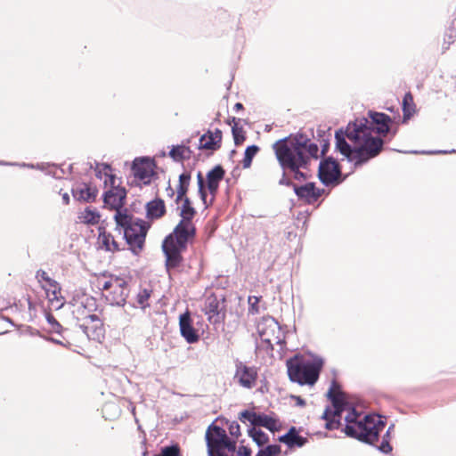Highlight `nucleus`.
I'll return each instance as SVG.
<instances>
[{
  "mask_svg": "<svg viewBox=\"0 0 456 456\" xmlns=\"http://www.w3.org/2000/svg\"><path fill=\"white\" fill-rule=\"evenodd\" d=\"M73 197L81 201L94 200L96 190L86 183H78L72 189Z\"/></svg>",
  "mask_w": 456,
  "mask_h": 456,
  "instance_id": "21",
  "label": "nucleus"
},
{
  "mask_svg": "<svg viewBox=\"0 0 456 456\" xmlns=\"http://www.w3.org/2000/svg\"><path fill=\"white\" fill-rule=\"evenodd\" d=\"M198 186H199V192L200 194V197L204 203H206V192L204 189V179L202 177V175L200 172L198 173Z\"/></svg>",
  "mask_w": 456,
  "mask_h": 456,
  "instance_id": "40",
  "label": "nucleus"
},
{
  "mask_svg": "<svg viewBox=\"0 0 456 456\" xmlns=\"http://www.w3.org/2000/svg\"><path fill=\"white\" fill-rule=\"evenodd\" d=\"M232 135L234 143L236 145L241 144L245 141V133L242 127H239L237 125L232 126Z\"/></svg>",
  "mask_w": 456,
  "mask_h": 456,
  "instance_id": "37",
  "label": "nucleus"
},
{
  "mask_svg": "<svg viewBox=\"0 0 456 456\" xmlns=\"http://www.w3.org/2000/svg\"><path fill=\"white\" fill-rule=\"evenodd\" d=\"M96 312L97 304L93 297L83 294L74 298L72 314L79 324L86 322L93 315H97Z\"/></svg>",
  "mask_w": 456,
  "mask_h": 456,
  "instance_id": "12",
  "label": "nucleus"
},
{
  "mask_svg": "<svg viewBox=\"0 0 456 456\" xmlns=\"http://www.w3.org/2000/svg\"><path fill=\"white\" fill-rule=\"evenodd\" d=\"M96 176L103 180L104 183V203L110 208L122 211L126 199V190L121 186V181L114 175L109 165L99 164L96 166Z\"/></svg>",
  "mask_w": 456,
  "mask_h": 456,
  "instance_id": "4",
  "label": "nucleus"
},
{
  "mask_svg": "<svg viewBox=\"0 0 456 456\" xmlns=\"http://www.w3.org/2000/svg\"><path fill=\"white\" fill-rule=\"evenodd\" d=\"M177 454L178 449L175 446H171L164 448L159 454L155 456H177Z\"/></svg>",
  "mask_w": 456,
  "mask_h": 456,
  "instance_id": "41",
  "label": "nucleus"
},
{
  "mask_svg": "<svg viewBox=\"0 0 456 456\" xmlns=\"http://www.w3.org/2000/svg\"><path fill=\"white\" fill-rule=\"evenodd\" d=\"M179 325L181 335L188 343L192 344L199 340V335L196 330L192 327V322L189 313L180 315Z\"/></svg>",
  "mask_w": 456,
  "mask_h": 456,
  "instance_id": "20",
  "label": "nucleus"
},
{
  "mask_svg": "<svg viewBox=\"0 0 456 456\" xmlns=\"http://www.w3.org/2000/svg\"><path fill=\"white\" fill-rule=\"evenodd\" d=\"M280 441L286 444L289 447H301L306 443V439L298 436L295 428H291L287 434L281 436Z\"/></svg>",
  "mask_w": 456,
  "mask_h": 456,
  "instance_id": "27",
  "label": "nucleus"
},
{
  "mask_svg": "<svg viewBox=\"0 0 456 456\" xmlns=\"http://www.w3.org/2000/svg\"><path fill=\"white\" fill-rule=\"evenodd\" d=\"M403 110L404 118H409L414 111V109L412 106V97L410 94H406L403 97Z\"/></svg>",
  "mask_w": 456,
  "mask_h": 456,
  "instance_id": "35",
  "label": "nucleus"
},
{
  "mask_svg": "<svg viewBox=\"0 0 456 456\" xmlns=\"http://www.w3.org/2000/svg\"><path fill=\"white\" fill-rule=\"evenodd\" d=\"M222 142V132L219 129L214 131L208 130L200 138V146L201 150L210 151H216L220 148Z\"/></svg>",
  "mask_w": 456,
  "mask_h": 456,
  "instance_id": "19",
  "label": "nucleus"
},
{
  "mask_svg": "<svg viewBox=\"0 0 456 456\" xmlns=\"http://www.w3.org/2000/svg\"><path fill=\"white\" fill-rule=\"evenodd\" d=\"M147 216L149 218H159L165 213V204L161 200H155L149 202L146 206Z\"/></svg>",
  "mask_w": 456,
  "mask_h": 456,
  "instance_id": "28",
  "label": "nucleus"
},
{
  "mask_svg": "<svg viewBox=\"0 0 456 456\" xmlns=\"http://www.w3.org/2000/svg\"><path fill=\"white\" fill-rule=\"evenodd\" d=\"M295 173V178L299 179L304 176V174L299 169L292 170Z\"/></svg>",
  "mask_w": 456,
  "mask_h": 456,
  "instance_id": "46",
  "label": "nucleus"
},
{
  "mask_svg": "<svg viewBox=\"0 0 456 456\" xmlns=\"http://www.w3.org/2000/svg\"><path fill=\"white\" fill-rule=\"evenodd\" d=\"M176 202L181 220L175 226L173 232L193 237L195 234V227L192 223V219L196 211L186 196L183 197V199H178V197H176Z\"/></svg>",
  "mask_w": 456,
  "mask_h": 456,
  "instance_id": "11",
  "label": "nucleus"
},
{
  "mask_svg": "<svg viewBox=\"0 0 456 456\" xmlns=\"http://www.w3.org/2000/svg\"><path fill=\"white\" fill-rule=\"evenodd\" d=\"M296 194L300 198H305L308 202H314L321 196V190L316 189L313 183H308L300 187H295Z\"/></svg>",
  "mask_w": 456,
  "mask_h": 456,
  "instance_id": "23",
  "label": "nucleus"
},
{
  "mask_svg": "<svg viewBox=\"0 0 456 456\" xmlns=\"http://www.w3.org/2000/svg\"><path fill=\"white\" fill-rule=\"evenodd\" d=\"M191 175L189 172H183L179 176V184L177 187V197L183 199L186 196V192L190 184Z\"/></svg>",
  "mask_w": 456,
  "mask_h": 456,
  "instance_id": "31",
  "label": "nucleus"
},
{
  "mask_svg": "<svg viewBox=\"0 0 456 456\" xmlns=\"http://www.w3.org/2000/svg\"><path fill=\"white\" fill-rule=\"evenodd\" d=\"M190 154L191 151L189 147L184 145L174 146L169 152L170 157L175 161L187 159L190 157Z\"/></svg>",
  "mask_w": 456,
  "mask_h": 456,
  "instance_id": "30",
  "label": "nucleus"
},
{
  "mask_svg": "<svg viewBox=\"0 0 456 456\" xmlns=\"http://www.w3.org/2000/svg\"><path fill=\"white\" fill-rule=\"evenodd\" d=\"M224 171L220 166L215 167L207 175L208 190L212 195L216 192L219 183L224 178Z\"/></svg>",
  "mask_w": 456,
  "mask_h": 456,
  "instance_id": "22",
  "label": "nucleus"
},
{
  "mask_svg": "<svg viewBox=\"0 0 456 456\" xmlns=\"http://www.w3.org/2000/svg\"><path fill=\"white\" fill-rule=\"evenodd\" d=\"M281 453V447L277 444L268 445L261 449L256 456H278Z\"/></svg>",
  "mask_w": 456,
  "mask_h": 456,
  "instance_id": "36",
  "label": "nucleus"
},
{
  "mask_svg": "<svg viewBox=\"0 0 456 456\" xmlns=\"http://www.w3.org/2000/svg\"><path fill=\"white\" fill-rule=\"evenodd\" d=\"M98 245L101 248L107 251L118 250V245L113 239L112 235L108 233L103 227H99Z\"/></svg>",
  "mask_w": 456,
  "mask_h": 456,
  "instance_id": "25",
  "label": "nucleus"
},
{
  "mask_svg": "<svg viewBox=\"0 0 456 456\" xmlns=\"http://www.w3.org/2000/svg\"><path fill=\"white\" fill-rule=\"evenodd\" d=\"M208 456H250V450L241 446L235 451V442L226 435L224 429L211 425L206 432Z\"/></svg>",
  "mask_w": 456,
  "mask_h": 456,
  "instance_id": "3",
  "label": "nucleus"
},
{
  "mask_svg": "<svg viewBox=\"0 0 456 456\" xmlns=\"http://www.w3.org/2000/svg\"><path fill=\"white\" fill-rule=\"evenodd\" d=\"M391 428H392V427H389L388 430L387 431V436H389V432H390Z\"/></svg>",
  "mask_w": 456,
  "mask_h": 456,
  "instance_id": "53",
  "label": "nucleus"
},
{
  "mask_svg": "<svg viewBox=\"0 0 456 456\" xmlns=\"http://www.w3.org/2000/svg\"><path fill=\"white\" fill-rule=\"evenodd\" d=\"M303 139L297 134L289 139L281 140L273 144L277 159L283 169L296 170L305 167V160L300 145Z\"/></svg>",
  "mask_w": 456,
  "mask_h": 456,
  "instance_id": "5",
  "label": "nucleus"
},
{
  "mask_svg": "<svg viewBox=\"0 0 456 456\" xmlns=\"http://www.w3.org/2000/svg\"><path fill=\"white\" fill-rule=\"evenodd\" d=\"M256 330L260 339L273 348V345H280L283 342L284 335L279 323L270 316L262 318L257 325Z\"/></svg>",
  "mask_w": 456,
  "mask_h": 456,
  "instance_id": "10",
  "label": "nucleus"
},
{
  "mask_svg": "<svg viewBox=\"0 0 456 456\" xmlns=\"http://www.w3.org/2000/svg\"><path fill=\"white\" fill-rule=\"evenodd\" d=\"M259 301H260V297H258L252 296V297H248L249 311L252 314L258 313L257 304L259 303Z\"/></svg>",
  "mask_w": 456,
  "mask_h": 456,
  "instance_id": "39",
  "label": "nucleus"
},
{
  "mask_svg": "<svg viewBox=\"0 0 456 456\" xmlns=\"http://www.w3.org/2000/svg\"><path fill=\"white\" fill-rule=\"evenodd\" d=\"M132 170L135 179L143 184H149L154 174V163L148 158L135 159Z\"/></svg>",
  "mask_w": 456,
  "mask_h": 456,
  "instance_id": "14",
  "label": "nucleus"
},
{
  "mask_svg": "<svg viewBox=\"0 0 456 456\" xmlns=\"http://www.w3.org/2000/svg\"><path fill=\"white\" fill-rule=\"evenodd\" d=\"M391 118L380 112L369 111L368 118L361 117L349 122L345 129L335 134L336 150L352 163L354 167L362 166L379 154L383 140L373 136L386 135L390 127Z\"/></svg>",
  "mask_w": 456,
  "mask_h": 456,
  "instance_id": "1",
  "label": "nucleus"
},
{
  "mask_svg": "<svg viewBox=\"0 0 456 456\" xmlns=\"http://www.w3.org/2000/svg\"><path fill=\"white\" fill-rule=\"evenodd\" d=\"M22 167H31V168H32V167H33V165H25V164H23V165H22Z\"/></svg>",
  "mask_w": 456,
  "mask_h": 456,
  "instance_id": "54",
  "label": "nucleus"
},
{
  "mask_svg": "<svg viewBox=\"0 0 456 456\" xmlns=\"http://www.w3.org/2000/svg\"><path fill=\"white\" fill-rule=\"evenodd\" d=\"M79 326L86 337L91 340L101 342L104 338L105 331L103 323L99 314L93 315V317L87 319L86 322L80 323Z\"/></svg>",
  "mask_w": 456,
  "mask_h": 456,
  "instance_id": "17",
  "label": "nucleus"
},
{
  "mask_svg": "<svg viewBox=\"0 0 456 456\" xmlns=\"http://www.w3.org/2000/svg\"><path fill=\"white\" fill-rule=\"evenodd\" d=\"M151 297V290L147 289H141L136 296V303L142 309L146 308L149 305L148 300Z\"/></svg>",
  "mask_w": 456,
  "mask_h": 456,
  "instance_id": "34",
  "label": "nucleus"
},
{
  "mask_svg": "<svg viewBox=\"0 0 456 456\" xmlns=\"http://www.w3.org/2000/svg\"><path fill=\"white\" fill-rule=\"evenodd\" d=\"M235 108L236 109H241L242 108V104L241 103H236L235 104Z\"/></svg>",
  "mask_w": 456,
  "mask_h": 456,
  "instance_id": "51",
  "label": "nucleus"
},
{
  "mask_svg": "<svg viewBox=\"0 0 456 456\" xmlns=\"http://www.w3.org/2000/svg\"><path fill=\"white\" fill-rule=\"evenodd\" d=\"M62 200H63V203L66 205L69 203V196L68 192L62 193Z\"/></svg>",
  "mask_w": 456,
  "mask_h": 456,
  "instance_id": "45",
  "label": "nucleus"
},
{
  "mask_svg": "<svg viewBox=\"0 0 456 456\" xmlns=\"http://www.w3.org/2000/svg\"><path fill=\"white\" fill-rule=\"evenodd\" d=\"M240 419L243 422H249L254 427L261 426L269 430L277 429L279 423L277 419L265 414H258L251 411H244L240 413Z\"/></svg>",
  "mask_w": 456,
  "mask_h": 456,
  "instance_id": "15",
  "label": "nucleus"
},
{
  "mask_svg": "<svg viewBox=\"0 0 456 456\" xmlns=\"http://www.w3.org/2000/svg\"><path fill=\"white\" fill-rule=\"evenodd\" d=\"M37 278L38 281L41 283V286L47 285L48 283H52L54 281V280L50 278L45 271H38L37 273Z\"/></svg>",
  "mask_w": 456,
  "mask_h": 456,
  "instance_id": "38",
  "label": "nucleus"
},
{
  "mask_svg": "<svg viewBox=\"0 0 456 456\" xmlns=\"http://www.w3.org/2000/svg\"><path fill=\"white\" fill-rule=\"evenodd\" d=\"M280 183H281V184H289V183L285 180V178H282V179L280 181Z\"/></svg>",
  "mask_w": 456,
  "mask_h": 456,
  "instance_id": "50",
  "label": "nucleus"
},
{
  "mask_svg": "<svg viewBox=\"0 0 456 456\" xmlns=\"http://www.w3.org/2000/svg\"><path fill=\"white\" fill-rule=\"evenodd\" d=\"M52 341L57 344H61V342H60L59 340L52 339Z\"/></svg>",
  "mask_w": 456,
  "mask_h": 456,
  "instance_id": "52",
  "label": "nucleus"
},
{
  "mask_svg": "<svg viewBox=\"0 0 456 456\" xmlns=\"http://www.w3.org/2000/svg\"><path fill=\"white\" fill-rule=\"evenodd\" d=\"M297 138L303 139L304 142H302L301 151L303 153L304 160H305V166L307 164L310 158L317 159L318 157V151L319 147L317 144L312 142L307 136L304 134H297Z\"/></svg>",
  "mask_w": 456,
  "mask_h": 456,
  "instance_id": "24",
  "label": "nucleus"
},
{
  "mask_svg": "<svg viewBox=\"0 0 456 456\" xmlns=\"http://www.w3.org/2000/svg\"><path fill=\"white\" fill-rule=\"evenodd\" d=\"M257 379V370L255 367H249L243 362L236 364L234 379L245 388L255 387Z\"/></svg>",
  "mask_w": 456,
  "mask_h": 456,
  "instance_id": "16",
  "label": "nucleus"
},
{
  "mask_svg": "<svg viewBox=\"0 0 456 456\" xmlns=\"http://www.w3.org/2000/svg\"><path fill=\"white\" fill-rule=\"evenodd\" d=\"M46 320L47 322L54 328V327H59L60 324L58 323V322L54 319V317L50 314H46Z\"/></svg>",
  "mask_w": 456,
  "mask_h": 456,
  "instance_id": "44",
  "label": "nucleus"
},
{
  "mask_svg": "<svg viewBox=\"0 0 456 456\" xmlns=\"http://www.w3.org/2000/svg\"><path fill=\"white\" fill-rule=\"evenodd\" d=\"M43 289L45 291L51 307L54 310L61 309L64 304L65 299L61 296V286L57 281L42 285Z\"/></svg>",
  "mask_w": 456,
  "mask_h": 456,
  "instance_id": "18",
  "label": "nucleus"
},
{
  "mask_svg": "<svg viewBox=\"0 0 456 456\" xmlns=\"http://www.w3.org/2000/svg\"><path fill=\"white\" fill-rule=\"evenodd\" d=\"M323 362L321 358L312 361H298L290 359L287 362L289 379L300 385H314L318 378Z\"/></svg>",
  "mask_w": 456,
  "mask_h": 456,
  "instance_id": "6",
  "label": "nucleus"
},
{
  "mask_svg": "<svg viewBox=\"0 0 456 456\" xmlns=\"http://www.w3.org/2000/svg\"><path fill=\"white\" fill-rule=\"evenodd\" d=\"M327 395L332 403V408H327L322 415L327 421L326 428H338L341 414L346 411L348 413L345 417V433L348 436L368 444H373L378 440L379 432L385 428V422L381 416L372 414L362 417L350 407L345 394L340 391L336 383H332Z\"/></svg>",
  "mask_w": 456,
  "mask_h": 456,
  "instance_id": "2",
  "label": "nucleus"
},
{
  "mask_svg": "<svg viewBox=\"0 0 456 456\" xmlns=\"http://www.w3.org/2000/svg\"><path fill=\"white\" fill-rule=\"evenodd\" d=\"M229 432L232 436H238L240 435V426L237 422L233 421L229 426Z\"/></svg>",
  "mask_w": 456,
  "mask_h": 456,
  "instance_id": "42",
  "label": "nucleus"
},
{
  "mask_svg": "<svg viewBox=\"0 0 456 456\" xmlns=\"http://www.w3.org/2000/svg\"><path fill=\"white\" fill-rule=\"evenodd\" d=\"M96 286L110 305L125 304L128 290L124 278L112 274H102L96 279Z\"/></svg>",
  "mask_w": 456,
  "mask_h": 456,
  "instance_id": "7",
  "label": "nucleus"
},
{
  "mask_svg": "<svg viewBox=\"0 0 456 456\" xmlns=\"http://www.w3.org/2000/svg\"><path fill=\"white\" fill-rule=\"evenodd\" d=\"M0 165H4V166H12L14 165L13 163H9V162H4V161H0Z\"/></svg>",
  "mask_w": 456,
  "mask_h": 456,
  "instance_id": "48",
  "label": "nucleus"
},
{
  "mask_svg": "<svg viewBox=\"0 0 456 456\" xmlns=\"http://www.w3.org/2000/svg\"><path fill=\"white\" fill-rule=\"evenodd\" d=\"M258 151L259 148L256 145H251L246 149L242 160V166L244 168H248L251 166L252 159Z\"/></svg>",
  "mask_w": 456,
  "mask_h": 456,
  "instance_id": "33",
  "label": "nucleus"
},
{
  "mask_svg": "<svg viewBox=\"0 0 456 456\" xmlns=\"http://www.w3.org/2000/svg\"><path fill=\"white\" fill-rule=\"evenodd\" d=\"M205 313L210 322H217L219 314V302L216 297H209L206 300Z\"/></svg>",
  "mask_w": 456,
  "mask_h": 456,
  "instance_id": "29",
  "label": "nucleus"
},
{
  "mask_svg": "<svg viewBox=\"0 0 456 456\" xmlns=\"http://www.w3.org/2000/svg\"><path fill=\"white\" fill-rule=\"evenodd\" d=\"M318 175L321 182L327 186L336 185L341 182L338 164L331 158L320 162Z\"/></svg>",
  "mask_w": 456,
  "mask_h": 456,
  "instance_id": "13",
  "label": "nucleus"
},
{
  "mask_svg": "<svg viewBox=\"0 0 456 456\" xmlns=\"http://www.w3.org/2000/svg\"><path fill=\"white\" fill-rule=\"evenodd\" d=\"M111 408H115L118 411L116 405L110 404V403L105 405L104 411H107L108 409H111Z\"/></svg>",
  "mask_w": 456,
  "mask_h": 456,
  "instance_id": "47",
  "label": "nucleus"
},
{
  "mask_svg": "<svg viewBox=\"0 0 456 456\" xmlns=\"http://www.w3.org/2000/svg\"><path fill=\"white\" fill-rule=\"evenodd\" d=\"M249 436L252 437L253 441L258 445L263 446L268 442V436L264 433L262 430L256 428V427L252 428L248 430Z\"/></svg>",
  "mask_w": 456,
  "mask_h": 456,
  "instance_id": "32",
  "label": "nucleus"
},
{
  "mask_svg": "<svg viewBox=\"0 0 456 456\" xmlns=\"http://www.w3.org/2000/svg\"><path fill=\"white\" fill-rule=\"evenodd\" d=\"M191 238L190 236L173 232L165 239L162 248L166 256V265L168 271L179 265L182 260L180 253L185 248Z\"/></svg>",
  "mask_w": 456,
  "mask_h": 456,
  "instance_id": "9",
  "label": "nucleus"
},
{
  "mask_svg": "<svg viewBox=\"0 0 456 456\" xmlns=\"http://www.w3.org/2000/svg\"><path fill=\"white\" fill-rule=\"evenodd\" d=\"M379 450L382 452H385V453H387L389 452L392 451V447L391 445L389 444V442L388 440L387 439H384L381 445L379 446Z\"/></svg>",
  "mask_w": 456,
  "mask_h": 456,
  "instance_id": "43",
  "label": "nucleus"
},
{
  "mask_svg": "<svg viewBox=\"0 0 456 456\" xmlns=\"http://www.w3.org/2000/svg\"><path fill=\"white\" fill-rule=\"evenodd\" d=\"M77 218L81 224L94 225L100 222L101 215L96 208L87 207L78 213Z\"/></svg>",
  "mask_w": 456,
  "mask_h": 456,
  "instance_id": "26",
  "label": "nucleus"
},
{
  "mask_svg": "<svg viewBox=\"0 0 456 456\" xmlns=\"http://www.w3.org/2000/svg\"><path fill=\"white\" fill-rule=\"evenodd\" d=\"M297 403L299 405H304L305 404L304 401L300 397H297Z\"/></svg>",
  "mask_w": 456,
  "mask_h": 456,
  "instance_id": "49",
  "label": "nucleus"
},
{
  "mask_svg": "<svg viewBox=\"0 0 456 456\" xmlns=\"http://www.w3.org/2000/svg\"><path fill=\"white\" fill-rule=\"evenodd\" d=\"M117 229L124 233V238L134 248L141 249L146 236V227L142 221H133L126 211H118L114 215Z\"/></svg>",
  "mask_w": 456,
  "mask_h": 456,
  "instance_id": "8",
  "label": "nucleus"
}]
</instances>
